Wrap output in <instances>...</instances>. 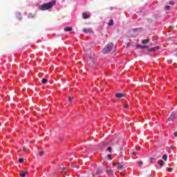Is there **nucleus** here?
I'll return each mask as SVG.
<instances>
[{"label": "nucleus", "instance_id": "f257e3e1", "mask_svg": "<svg viewBox=\"0 0 177 177\" xmlns=\"http://www.w3.org/2000/svg\"><path fill=\"white\" fill-rule=\"evenodd\" d=\"M53 5H55V1L46 3L41 5L39 7V9H40V10H48V9H50L51 8H53Z\"/></svg>", "mask_w": 177, "mask_h": 177}, {"label": "nucleus", "instance_id": "f03ea898", "mask_svg": "<svg viewBox=\"0 0 177 177\" xmlns=\"http://www.w3.org/2000/svg\"><path fill=\"white\" fill-rule=\"evenodd\" d=\"M113 48H114V44H113L112 43H109L105 46L102 52L104 55L110 53V52L113 50Z\"/></svg>", "mask_w": 177, "mask_h": 177}, {"label": "nucleus", "instance_id": "7ed1b4c3", "mask_svg": "<svg viewBox=\"0 0 177 177\" xmlns=\"http://www.w3.org/2000/svg\"><path fill=\"white\" fill-rule=\"evenodd\" d=\"M176 112H172L171 114H170V116L168 118V120L169 121H174V120H175V118H176Z\"/></svg>", "mask_w": 177, "mask_h": 177}, {"label": "nucleus", "instance_id": "20e7f679", "mask_svg": "<svg viewBox=\"0 0 177 177\" xmlns=\"http://www.w3.org/2000/svg\"><path fill=\"white\" fill-rule=\"evenodd\" d=\"M102 174H103V169L99 167L98 170L95 173H93V176H95V175H100Z\"/></svg>", "mask_w": 177, "mask_h": 177}, {"label": "nucleus", "instance_id": "39448f33", "mask_svg": "<svg viewBox=\"0 0 177 177\" xmlns=\"http://www.w3.org/2000/svg\"><path fill=\"white\" fill-rule=\"evenodd\" d=\"M106 174H107V175H111L113 174V170H111V168L109 166L106 167Z\"/></svg>", "mask_w": 177, "mask_h": 177}, {"label": "nucleus", "instance_id": "423d86ee", "mask_svg": "<svg viewBox=\"0 0 177 177\" xmlns=\"http://www.w3.org/2000/svg\"><path fill=\"white\" fill-rule=\"evenodd\" d=\"M82 32H85V34H89L92 32V29L91 28H84L82 29Z\"/></svg>", "mask_w": 177, "mask_h": 177}, {"label": "nucleus", "instance_id": "0eeeda50", "mask_svg": "<svg viewBox=\"0 0 177 177\" xmlns=\"http://www.w3.org/2000/svg\"><path fill=\"white\" fill-rule=\"evenodd\" d=\"M115 165L116 166V168L118 169H121L124 168V165L120 164V162H117L116 163H115Z\"/></svg>", "mask_w": 177, "mask_h": 177}, {"label": "nucleus", "instance_id": "6e6552de", "mask_svg": "<svg viewBox=\"0 0 177 177\" xmlns=\"http://www.w3.org/2000/svg\"><path fill=\"white\" fill-rule=\"evenodd\" d=\"M125 97V94L122 93H118L115 94V97H118V99L121 98V97Z\"/></svg>", "mask_w": 177, "mask_h": 177}, {"label": "nucleus", "instance_id": "1a4fd4ad", "mask_svg": "<svg viewBox=\"0 0 177 177\" xmlns=\"http://www.w3.org/2000/svg\"><path fill=\"white\" fill-rule=\"evenodd\" d=\"M82 17H83V19H89L91 17V16L88 15V13H86V12H83Z\"/></svg>", "mask_w": 177, "mask_h": 177}, {"label": "nucleus", "instance_id": "9d476101", "mask_svg": "<svg viewBox=\"0 0 177 177\" xmlns=\"http://www.w3.org/2000/svg\"><path fill=\"white\" fill-rule=\"evenodd\" d=\"M64 31H66V32H68L70 31H73V27H65L64 28Z\"/></svg>", "mask_w": 177, "mask_h": 177}, {"label": "nucleus", "instance_id": "9b49d317", "mask_svg": "<svg viewBox=\"0 0 177 177\" xmlns=\"http://www.w3.org/2000/svg\"><path fill=\"white\" fill-rule=\"evenodd\" d=\"M137 48L138 49H146V48H147V46H142L140 44H137Z\"/></svg>", "mask_w": 177, "mask_h": 177}, {"label": "nucleus", "instance_id": "f8f14e48", "mask_svg": "<svg viewBox=\"0 0 177 177\" xmlns=\"http://www.w3.org/2000/svg\"><path fill=\"white\" fill-rule=\"evenodd\" d=\"M156 50H158V47H153L152 48H149L148 52H156Z\"/></svg>", "mask_w": 177, "mask_h": 177}, {"label": "nucleus", "instance_id": "ddd939ff", "mask_svg": "<svg viewBox=\"0 0 177 177\" xmlns=\"http://www.w3.org/2000/svg\"><path fill=\"white\" fill-rule=\"evenodd\" d=\"M27 174H28V172H27V171L20 172L19 173V176H21V177H26L27 176Z\"/></svg>", "mask_w": 177, "mask_h": 177}, {"label": "nucleus", "instance_id": "4468645a", "mask_svg": "<svg viewBox=\"0 0 177 177\" xmlns=\"http://www.w3.org/2000/svg\"><path fill=\"white\" fill-rule=\"evenodd\" d=\"M158 165H160V167H164V160H159L158 161Z\"/></svg>", "mask_w": 177, "mask_h": 177}, {"label": "nucleus", "instance_id": "2eb2a0df", "mask_svg": "<svg viewBox=\"0 0 177 177\" xmlns=\"http://www.w3.org/2000/svg\"><path fill=\"white\" fill-rule=\"evenodd\" d=\"M149 42H150V39L149 38H148L147 39L142 40V44H149Z\"/></svg>", "mask_w": 177, "mask_h": 177}, {"label": "nucleus", "instance_id": "dca6fc26", "mask_svg": "<svg viewBox=\"0 0 177 177\" xmlns=\"http://www.w3.org/2000/svg\"><path fill=\"white\" fill-rule=\"evenodd\" d=\"M162 160H164L165 161H167L168 160V155L167 154L163 155Z\"/></svg>", "mask_w": 177, "mask_h": 177}, {"label": "nucleus", "instance_id": "f3484780", "mask_svg": "<svg viewBox=\"0 0 177 177\" xmlns=\"http://www.w3.org/2000/svg\"><path fill=\"white\" fill-rule=\"evenodd\" d=\"M150 161L152 164H154V162H156V158H153V157L150 158Z\"/></svg>", "mask_w": 177, "mask_h": 177}, {"label": "nucleus", "instance_id": "a211bd4d", "mask_svg": "<svg viewBox=\"0 0 177 177\" xmlns=\"http://www.w3.org/2000/svg\"><path fill=\"white\" fill-rule=\"evenodd\" d=\"M109 26H114V21L113 19H110Z\"/></svg>", "mask_w": 177, "mask_h": 177}, {"label": "nucleus", "instance_id": "6ab92c4d", "mask_svg": "<svg viewBox=\"0 0 177 177\" xmlns=\"http://www.w3.org/2000/svg\"><path fill=\"white\" fill-rule=\"evenodd\" d=\"M41 82H42V84H46V82H48V79H46V78L42 79V80H41Z\"/></svg>", "mask_w": 177, "mask_h": 177}, {"label": "nucleus", "instance_id": "aec40b11", "mask_svg": "<svg viewBox=\"0 0 177 177\" xmlns=\"http://www.w3.org/2000/svg\"><path fill=\"white\" fill-rule=\"evenodd\" d=\"M73 99H74V97H68V102L73 103Z\"/></svg>", "mask_w": 177, "mask_h": 177}, {"label": "nucleus", "instance_id": "412c9836", "mask_svg": "<svg viewBox=\"0 0 177 177\" xmlns=\"http://www.w3.org/2000/svg\"><path fill=\"white\" fill-rule=\"evenodd\" d=\"M170 9H171V6H166L165 7V10H170Z\"/></svg>", "mask_w": 177, "mask_h": 177}, {"label": "nucleus", "instance_id": "4be33fe9", "mask_svg": "<svg viewBox=\"0 0 177 177\" xmlns=\"http://www.w3.org/2000/svg\"><path fill=\"white\" fill-rule=\"evenodd\" d=\"M167 171H168L169 172H172V171H174V168H172V167H168V168H167Z\"/></svg>", "mask_w": 177, "mask_h": 177}, {"label": "nucleus", "instance_id": "5701e85b", "mask_svg": "<svg viewBox=\"0 0 177 177\" xmlns=\"http://www.w3.org/2000/svg\"><path fill=\"white\" fill-rule=\"evenodd\" d=\"M142 165H143V161H140L138 162V165H139V167H142Z\"/></svg>", "mask_w": 177, "mask_h": 177}, {"label": "nucleus", "instance_id": "b1692460", "mask_svg": "<svg viewBox=\"0 0 177 177\" xmlns=\"http://www.w3.org/2000/svg\"><path fill=\"white\" fill-rule=\"evenodd\" d=\"M107 151H109V153H111V150H113V149L111 148V147H109L107 148Z\"/></svg>", "mask_w": 177, "mask_h": 177}, {"label": "nucleus", "instance_id": "393cba45", "mask_svg": "<svg viewBox=\"0 0 177 177\" xmlns=\"http://www.w3.org/2000/svg\"><path fill=\"white\" fill-rule=\"evenodd\" d=\"M169 5H171V6H174V5H175V2H174V1H169Z\"/></svg>", "mask_w": 177, "mask_h": 177}, {"label": "nucleus", "instance_id": "a878e982", "mask_svg": "<svg viewBox=\"0 0 177 177\" xmlns=\"http://www.w3.org/2000/svg\"><path fill=\"white\" fill-rule=\"evenodd\" d=\"M44 151H41L39 153V156H40V157H42V156H44Z\"/></svg>", "mask_w": 177, "mask_h": 177}, {"label": "nucleus", "instance_id": "bb28decb", "mask_svg": "<svg viewBox=\"0 0 177 177\" xmlns=\"http://www.w3.org/2000/svg\"><path fill=\"white\" fill-rule=\"evenodd\" d=\"M19 162H20L21 164L22 162H24V159H23V158H19Z\"/></svg>", "mask_w": 177, "mask_h": 177}, {"label": "nucleus", "instance_id": "cd10ccee", "mask_svg": "<svg viewBox=\"0 0 177 177\" xmlns=\"http://www.w3.org/2000/svg\"><path fill=\"white\" fill-rule=\"evenodd\" d=\"M124 109H129V104H126L124 106Z\"/></svg>", "mask_w": 177, "mask_h": 177}, {"label": "nucleus", "instance_id": "c85d7f7f", "mask_svg": "<svg viewBox=\"0 0 177 177\" xmlns=\"http://www.w3.org/2000/svg\"><path fill=\"white\" fill-rule=\"evenodd\" d=\"M120 175H122V176H125V173H124V171H121Z\"/></svg>", "mask_w": 177, "mask_h": 177}, {"label": "nucleus", "instance_id": "c756f323", "mask_svg": "<svg viewBox=\"0 0 177 177\" xmlns=\"http://www.w3.org/2000/svg\"><path fill=\"white\" fill-rule=\"evenodd\" d=\"M131 154H132V156H136V154H138V153L133 151Z\"/></svg>", "mask_w": 177, "mask_h": 177}, {"label": "nucleus", "instance_id": "7c9ffc66", "mask_svg": "<svg viewBox=\"0 0 177 177\" xmlns=\"http://www.w3.org/2000/svg\"><path fill=\"white\" fill-rule=\"evenodd\" d=\"M174 60H176V62H177V53H176V55L174 56Z\"/></svg>", "mask_w": 177, "mask_h": 177}, {"label": "nucleus", "instance_id": "2f4dec72", "mask_svg": "<svg viewBox=\"0 0 177 177\" xmlns=\"http://www.w3.org/2000/svg\"><path fill=\"white\" fill-rule=\"evenodd\" d=\"M108 157H109V160H111V154H109Z\"/></svg>", "mask_w": 177, "mask_h": 177}, {"label": "nucleus", "instance_id": "473e14b6", "mask_svg": "<svg viewBox=\"0 0 177 177\" xmlns=\"http://www.w3.org/2000/svg\"><path fill=\"white\" fill-rule=\"evenodd\" d=\"M136 149H137V150H140V147H136Z\"/></svg>", "mask_w": 177, "mask_h": 177}, {"label": "nucleus", "instance_id": "72a5a7b5", "mask_svg": "<svg viewBox=\"0 0 177 177\" xmlns=\"http://www.w3.org/2000/svg\"><path fill=\"white\" fill-rule=\"evenodd\" d=\"M26 147H23V151H26Z\"/></svg>", "mask_w": 177, "mask_h": 177}, {"label": "nucleus", "instance_id": "f704fd0d", "mask_svg": "<svg viewBox=\"0 0 177 177\" xmlns=\"http://www.w3.org/2000/svg\"><path fill=\"white\" fill-rule=\"evenodd\" d=\"M160 157H161V155H158L156 156V158H160Z\"/></svg>", "mask_w": 177, "mask_h": 177}, {"label": "nucleus", "instance_id": "c9c22d12", "mask_svg": "<svg viewBox=\"0 0 177 177\" xmlns=\"http://www.w3.org/2000/svg\"><path fill=\"white\" fill-rule=\"evenodd\" d=\"M102 146H104V142H101Z\"/></svg>", "mask_w": 177, "mask_h": 177}, {"label": "nucleus", "instance_id": "e433bc0d", "mask_svg": "<svg viewBox=\"0 0 177 177\" xmlns=\"http://www.w3.org/2000/svg\"><path fill=\"white\" fill-rule=\"evenodd\" d=\"M170 149H174V146L170 147Z\"/></svg>", "mask_w": 177, "mask_h": 177}, {"label": "nucleus", "instance_id": "4c0bfd02", "mask_svg": "<svg viewBox=\"0 0 177 177\" xmlns=\"http://www.w3.org/2000/svg\"><path fill=\"white\" fill-rule=\"evenodd\" d=\"M90 62H92V58L91 57H90Z\"/></svg>", "mask_w": 177, "mask_h": 177}, {"label": "nucleus", "instance_id": "58836bf2", "mask_svg": "<svg viewBox=\"0 0 177 177\" xmlns=\"http://www.w3.org/2000/svg\"><path fill=\"white\" fill-rule=\"evenodd\" d=\"M66 169H63V171H62V172H64V170H65Z\"/></svg>", "mask_w": 177, "mask_h": 177}]
</instances>
